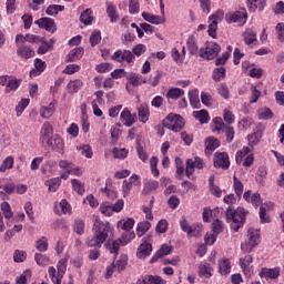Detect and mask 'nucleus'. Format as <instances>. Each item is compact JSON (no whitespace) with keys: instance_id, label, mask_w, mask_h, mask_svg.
Listing matches in <instances>:
<instances>
[{"instance_id":"5fc2aeb1","label":"nucleus","mask_w":284,"mask_h":284,"mask_svg":"<svg viewBox=\"0 0 284 284\" xmlns=\"http://www.w3.org/2000/svg\"><path fill=\"white\" fill-rule=\"evenodd\" d=\"M118 227H121V230H124V232H130L132 227H134V219L129 217L126 220H122L118 223Z\"/></svg>"},{"instance_id":"ea45409f","label":"nucleus","mask_w":284,"mask_h":284,"mask_svg":"<svg viewBox=\"0 0 284 284\" xmlns=\"http://www.w3.org/2000/svg\"><path fill=\"white\" fill-rule=\"evenodd\" d=\"M77 151L80 152L81 156H85V159H92V156H94V152L92 151V146H90V144L77 145Z\"/></svg>"},{"instance_id":"338daca9","label":"nucleus","mask_w":284,"mask_h":284,"mask_svg":"<svg viewBox=\"0 0 284 284\" xmlns=\"http://www.w3.org/2000/svg\"><path fill=\"white\" fill-rule=\"evenodd\" d=\"M212 79L215 81H221V80L225 79V68L220 67V68L214 69Z\"/></svg>"},{"instance_id":"39448f33","label":"nucleus","mask_w":284,"mask_h":284,"mask_svg":"<svg viewBox=\"0 0 284 284\" xmlns=\"http://www.w3.org/2000/svg\"><path fill=\"white\" fill-rule=\"evenodd\" d=\"M58 270V271H57ZM68 270V260L62 258L58 262L57 268L54 266H50L48 270L49 277L53 284H61L63 281V274H65Z\"/></svg>"},{"instance_id":"c756f323","label":"nucleus","mask_w":284,"mask_h":284,"mask_svg":"<svg viewBox=\"0 0 284 284\" xmlns=\"http://www.w3.org/2000/svg\"><path fill=\"white\" fill-rule=\"evenodd\" d=\"M212 265L210 263L204 262L199 265V277L200 278H212Z\"/></svg>"},{"instance_id":"f257e3e1","label":"nucleus","mask_w":284,"mask_h":284,"mask_svg":"<svg viewBox=\"0 0 284 284\" xmlns=\"http://www.w3.org/2000/svg\"><path fill=\"white\" fill-rule=\"evenodd\" d=\"M93 236L87 239L88 247H101L110 234H112V226L110 222H103L99 219L95 220L93 224Z\"/></svg>"},{"instance_id":"4be33fe9","label":"nucleus","mask_w":284,"mask_h":284,"mask_svg":"<svg viewBox=\"0 0 284 284\" xmlns=\"http://www.w3.org/2000/svg\"><path fill=\"white\" fill-rule=\"evenodd\" d=\"M34 24L39 26V28H42L43 30H47V32L57 31V24L52 18H40L34 22Z\"/></svg>"},{"instance_id":"79ce46f5","label":"nucleus","mask_w":284,"mask_h":284,"mask_svg":"<svg viewBox=\"0 0 284 284\" xmlns=\"http://www.w3.org/2000/svg\"><path fill=\"white\" fill-rule=\"evenodd\" d=\"M181 97H185V91L179 88H172L166 93V99H171L172 101H176Z\"/></svg>"},{"instance_id":"6e6d98bb","label":"nucleus","mask_w":284,"mask_h":284,"mask_svg":"<svg viewBox=\"0 0 284 284\" xmlns=\"http://www.w3.org/2000/svg\"><path fill=\"white\" fill-rule=\"evenodd\" d=\"M230 54H232V45H229L227 51L223 52L222 57L216 59L215 65H225V63H227V59H230Z\"/></svg>"},{"instance_id":"69168bd1","label":"nucleus","mask_w":284,"mask_h":284,"mask_svg":"<svg viewBox=\"0 0 284 284\" xmlns=\"http://www.w3.org/2000/svg\"><path fill=\"white\" fill-rule=\"evenodd\" d=\"M91 47L94 48L101 43V31L95 30L90 36Z\"/></svg>"},{"instance_id":"f3484780","label":"nucleus","mask_w":284,"mask_h":284,"mask_svg":"<svg viewBox=\"0 0 284 284\" xmlns=\"http://www.w3.org/2000/svg\"><path fill=\"white\" fill-rule=\"evenodd\" d=\"M152 254V239H143V243L138 247V258H148Z\"/></svg>"},{"instance_id":"09e8293b","label":"nucleus","mask_w":284,"mask_h":284,"mask_svg":"<svg viewBox=\"0 0 284 284\" xmlns=\"http://www.w3.org/2000/svg\"><path fill=\"white\" fill-rule=\"evenodd\" d=\"M220 145H221V142L216 138L210 136V138H206L205 140V148L210 152H214V150H216V148H220Z\"/></svg>"},{"instance_id":"4c0bfd02","label":"nucleus","mask_w":284,"mask_h":284,"mask_svg":"<svg viewBox=\"0 0 284 284\" xmlns=\"http://www.w3.org/2000/svg\"><path fill=\"white\" fill-rule=\"evenodd\" d=\"M194 119L201 123V125H205V123H210V113L205 110L194 111Z\"/></svg>"},{"instance_id":"f8f14e48","label":"nucleus","mask_w":284,"mask_h":284,"mask_svg":"<svg viewBox=\"0 0 284 284\" xmlns=\"http://www.w3.org/2000/svg\"><path fill=\"white\" fill-rule=\"evenodd\" d=\"M128 267V255H121L116 262H113L108 268L105 273V278H111L114 272L121 273L123 270Z\"/></svg>"},{"instance_id":"dca6fc26","label":"nucleus","mask_w":284,"mask_h":284,"mask_svg":"<svg viewBox=\"0 0 284 284\" xmlns=\"http://www.w3.org/2000/svg\"><path fill=\"white\" fill-rule=\"evenodd\" d=\"M203 168H205V162H203V159L201 158L186 160V169H185L186 176H192V174H194V169L203 170Z\"/></svg>"},{"instance_id":"f03ea898","label":"nucleus","mask_w":284,"mask_h":284,"mask_svg":"<svg viewBox=\"0 0 284 284\" xmlns=\"http://www.w3.org/2000/svg\"><path fill=\"white\" fill-rule=\"evenodd\" d=\"M245 209L237 207V210H234L232 206H230L226 210V221L227 223H231V229H233L234 232H239L243 225H245Z\"/></svg>"},{"instance_id":"49530a36","label":"nucleus","mask_w":284,"mask_h":284,"mask_svg":"<svg viewBox=\"0 0 284 284\" xmlns=\"http://www.w3.org/2000/svg\"><path fill=\"white\" fill-rule=\"evenodd\" d=\"M156 190H159V181L149 180L144 183V189H143L144 194L156 192Z\"/></svg>"},{"instance_id":"7ed1b4c3","label":"nucleus","mask_w":284,"mask_h":284,"mask_svg":"<svg viewBox=\"0 0 284 284\" xmlns=\"http://www.w3.org/2000/svg\"><path fill=\"white\" fill-rule=\"evenodd\" d=\"M254 145L248 144L236 152L235 161L237 165H243V168H252L254 165Z\"/></svg>"},{"instance_id":"4d7b16f0","label":"nucleus","mask_w":284,"mask_h":284,"mask_svg":"<svg viewBox=\"0 0 284 284\" xmlns=\"http://www.w3.org/2000/svg\"><path fill=\"white\" fill-rule=\"evenodd\" d=\"M0 210L2 211L4 219H12V216H14V213H12V207L8 202H2L0 204Z\"/></svg>"},{"instance_id":"5701e85b","label":"nucleus","mask_w":284,"mask_h":284,"mask_svg":"<svg viewBox=\"0 0 284 284\" xmlns=\"http://www.w3.org/2000/svg\"><path fill=\"white\" fill-rule=\"evenodd\" d=\"M142 18L153 26H162L166 21L165 16H156L145 11L142 12Z\"/></svg>"},{"instance_id":"a211bd4d","label":"nucleus","mask_w":284,"mask_h":284,"mask_svg":"<svg viewBox=\"0 0 284 284\" xmlns=\"http://www.w3.org/2000/svg\"><path fill=\"white\" fill-rule=\"evenodd\" d=\"M53 212L58 216H63V214H72V205L68 203V200L63 199L60 202L54 203Z\"/></svg>"},{"instance_id":"473e14b6","label":"nucleus","mask_w":284,"mask_h":284,"mask_svg":"<svg viewBox=\"0 0 284 284\" xmlns=\"http://www.w3.org/2000/svg\"><path fill=\"white\" fill-rule=\"evenodd\" d=\"M83 48H75L72 49L69 54L67 55L68 63H74V61H79L83 58Z\"/></svg>"},{"instance_id":"cd10ccee","label":"nucleus","mask_w":284,"mask_h":284,"mask_svg":"<svg viewBox=\"0 0 284 284\" xmlns=\"http://www.w3.org/2000/svg\"><path fill=\"white\" fill-rule=\"evenodd\" d=\"M55 111H57V101L53 100L49 105L41 106L40 116H42V119H50Z\"/></svg>"},{"instance_id":"37998d69","label":"nucleus","mask_w":284,"mask_h":284,"mask_svg":"<svg viewBox=\"0 0 284 284\" xmlns=\"http://www.w3.org/2000/svg\"><path fill=\"white\" fill-rule=\"evenodd\" d=\"M134 239H136V233H134V231H124L119 239V242L121 245H128V243H132Z\"/></svg>"},{"instance_id":"c03bdc74","label":"nucleus","mask_w":284,"mask_h":284,"mask_svg":"<svg viewBox=\"0 0 284 284\" xmlns=\"http://www.w3.org/2000/svg\"><path fill=\"white\" fill-rule=\"evenodd\" d=\"M168 254H172V247L168 244H163L161 248L155 253V255L151 258V263H154L155 258H163V256H168Z\"/></svg>"},{"instance_id":"bb28decb","label":"nucleus","mask_w":284,"mask_h":284,"mask_svg":"<svg viewBox=\"0 0 284 284\" xmlns=\"http://www.w3.org/2000/svg\"><path fill=\"white\" fill-rule=\"evenodd\" d=\"M243 199L244 201H246L247 203H252L253 207H258V205H261L262 201H261V194L258 193H253L252 191H246L243 194Z\"/></svg>"},{"instance_id":"c85d7f7f","label":"nucleus","mask_w":284,"mask_h":284,"mask_svg":"<svg viewBox=\"0 0 284 284\" xmlns=\"http://www.w3.org/2000/svg\"><path fill=\"white\" fill-rule=\"evenodd\" d=\"M17 54L20 59L28 61V59H32V57H34V50L28 45H22L18 47Z\"/></svg>"},{"instance_id":"0eeeda50","label":"nucleus","mask_w":284,"mask_h":284,"mask_svg":"<svg viewBox=\"0 0 284 284\" xmlns=\"http://www.w3.org/2000/svg\"><path fill=\"white\" fill-rule=\"evenodd\" d=\"M125 205V202L123 200H118L114 204L111 202H102L100 204L99 211L104 216H112V214H119V212L123 211V207Z\"/></svg>"},{"instance_id":"72a5a7b5","label":"nucleus","mask_w":284,"mask_h":284,"mask_svg":"<svg viewBox=\"0 0 284 284\" xmlns=\"http://www.w3.org/2000/svg\"><path fill=\"white\" fill-rule=\"evenodd\" d=\"M219 272L222 276H227L232 272V262H230V258L219 261Z\"/></svg>"},{"instance_id":"b1692460","label":"nucleus","mask_w":284,"mask_h":284,"mask_svg":"<svg viewBox=\"0 0 284 284\" xmlns=\"http://www.w3.org/2000/svg\"><path fill=\"white\" fill-rule=\"evenodd\" d=\"M47 143L52 148V150L59 152V154H63L65 144L63 143V139H61V136L53 135L50 140L47 141Z\"/></svg>"},{"instance_id":"4468645a","label":"nucleus","mask_w":284,"mask_h":284,"mask_svg":"<svg viewBox=\"0 0 284 284\" xmlns=\"http://www.w3.org/2000/svg\"><path fill=\"white\" fill-rule=\"evenodd\" d=\"M112 60L116 61V63H123L125 61L129 64L134 63V54L130 50H118L113 53Z\"/></svg>"},{"instance_id":"20e7f679","label":"nucleus","mask_w":284,"mask_h":284,"mask_svg":"<svg viewBox=\"0 0 284 284\" xmlns=\"http://www.w3.org/2000/svg\"><path fill=\"white\" fill-rule=\"evenodd\" d=\"M258 243H261V230L251 227L247 231V241L241 244V250L244 254H250Z\"/></svg>"},{"instance_id":"0e129e2a","label":"nucleus","mask_w":284,"mask_h":284,"mask_svg":"<svg viewBox=\"0 0 284 284\" xmlns=\"http://www.w3.org/2000/svg\"><path fill=\"white\" fill-rule=\"evenodd\" d=\"M28 105H30V99H22L16 106L17 116H21Z\"/></svg>"},{"instance_id":"774afa93","label":"nucleus","mask_w":284,"mask_h":284,"mask_svg":"<svg viewBox=\"0 0 284 284\" xmlns=\"http://www.w3.org/2000/svg\"><path fill=\"white\" fill-rule=\"evenodd\" d=\"M68 88L71 92H79V90H81V88H83V81H81V80L70 81L68 84Z\"/></svg>"},{"instance_id":"de8ad7c7","label":"nucleus","mask_w":284,"mask_h":284,"mask_svg":"<svg viewBox=\"0 0 284 284\" xmlns=\"http://www.w3.org/2000/svg\"><path fill=\"white\" fill-rule=\"evenodd\" d=\"M233 190L237 196V199H241V196H243V182H241V180H239V178H236V175L233 176Z\"/></svg>"},{"instance_id":"412c9836","label":"nucleus","mask_w":284,"mask_h":284,"mask_svg":"<svg viewBox=\"0 0 284 284\" xmlns=\"http://www.w3.org/2000/svg\"><path fill=\"white\" fill-rule=\"evenodd\" d=\"M120 121L125 128H132L136 123V114H132L130 109L124 108L120 114Z\"/></svg>"},{"instance_id":"bf43d9fd","label":"nucleus","mask_w":284,"mask_h":284,"mask_svg":"<svg viewBox=\"0 0 284 284\" xmlns=\"http://www.w3.org/2000/svg\"><path fill=\"white\" fill-rule=\"evenodd\" d=\"M120 247H121V242L119 240L111 241L106 244V248L109 250V252L111 254H114V256H116V254H119Z\"/></svg>"},{"instance_id":"1a4fd4ad","label":"nucleus","mask_w":284,"mask_h":284,"mask_svg":"<svg viewBox=\"0 0 284 284\" xmlns=\"http://www.w3.org/2000/svg\"><path fill=\"white\" fill-rule=\"evenodd\" d=\"M226 23H237V26H245L247 23V9L242 8L237 11H231L225 14Z\"/></svg>"},{"instance_id":"2f4dec72","label":"nucleus","mask_w":284,"mask_h":284,"mask_svg":"<svg viewBox=\"0 0 284 284\" xmlns=\"http://www.w3.org/2000/svg\"><path fill=\"white\" fill-rule=\"evenodd\" d=\"M138 116L140 123H145L146 121H150V106H148V104H141L138 108Z\"/></svg>"},{"instance_id":"a18cd8bd","label":"nucleus","mask_w":284,"mask_h":284,"mask_svg":"<svg viewBox=\"0 0 284 284\" xmlns=\"http://www.w3.org/2000/svg\"><path fill=\"white\" fill-rule=\"evenodd\" d=\"M44 185L49 189V192H57L61 186V179L53 178L44 182Z\"/></svg>"},{"instance_id":"e2e57ef3","label":"nucleus","mask_w":284,"mask_h":284,"mask_svg":"<svg viewBox=\"0 0 284 284\" xmlns=\"http://www.w3.org/2000/svg\"><path fill=\"white\" fill-rule=\"evenodd\" d=\"M256 41V32H254L252 29H248L244 32V42L246 45H252Z\"/></svg>"},{"instance_id":"e433bc0d","label":"nucleus","mask_w":284,"mask_h":284,"mask_svg":"<svg viewBox=\"0 0 284 284\" xmlns=\"http://www.w3.org/2000/svg\"><path fill=\"white\" fill-rule=\"evenodd\" d=\"M80 21L83 26H92V23H94L92 9L84 10L80 16Z\"/></svg>"},{"instance_id":"8fccbe9b","label":"nucleus","mask_w":284,"mask_h":284,"mask_svg":"<svg viewBox=\"0 0 284 284\" xmlns=\"http://www.w3.org/2000/svg\"><path fill=\"white\" fill-rule=\"evenodd\" d=\"M12 168H14V158L12 155H9L2 161L0 165V172L12 170Z\"/></svg>"},{"instance_id":"603ef678","label":"nucleus","mask_w":284,"mask_h":284,"mask_svg":"<svg viewBox=\"0 0 284 284\" xmlns=\"http://www.w3.org/2000/svg\"><path fill=\"white\" fill-rule=\"evenodd\" d=\"M63 10H65V7L61 4H50L47 8V14H49V17H57L59 12H63Z\"/></svg>"},{"instance_id":"7c9ffc66","label":"nucleus","mask_w":284,"mask_h":284,"mask_svg":"<svg viewBox=\"0 0 284 284\" xmlns=\"http://www.w3.org/2000/svg\"><path fill=\"white\" fill-rule=\"evenodd\" d=\"M105 6H106V14L111 23H116V21H119V13H116V4L110 1H106Z\"/></svg>"},{"instance_id":"aec40b11","label":"nucleus","mask_w":284,"mask_h":284,"mask_svg":"<svg viewBox=\"0 0 284 284\" xmlns=\"http://www.w3.org/2000/svg\"><path fill=\"white\" fill-rule=\"evenodd\" d=\"M214 165L215 168H222V170H230V155L225 152H216L214 154Z\"/></svg>"},{"instance_id":"052dcab7","label":"nucleus","mask_w":284,"mask_h":284,"mask_svg":"<svg viewBox=\"0 0 284 284\" xmlns=\"http://www.w3.org/2000/svg\"><path fill=\"white\" fill-rule=\"evenodd\" d=\"M19 85H21V80H17V79L9 80L6 87V92L10 93V92L17 91L19 90Z\"/></svg>"},{"instance_id":"6ab92c4d","label":"nucleus","mask_w":284,"mask_h":284,"mask_svg":"<svg viewBox=\"0 0 284 284\" xmlns=\"http://www.w3.org/2000/svg\"><path fill=\"white\" fill-rule=\"evenodd\" d=\"M260 278L265 281H274L281 276V267L267 268L263 267L258 273Z\"/></svg>"},{"instance_id":"3c124183","label":"nucleus","mask_w":284,"mask_h":284,"mask_svg":"<svg viewBox=\"0 0 284 284\" xmlns=\"http://www.w3.org/2000/svg\"><path fill=\"white\" fill-rule=\"evenodd\" d=\"M152 227V224L150 222L144 221V222H139L136 225V235L139 237L143 236L145 232H148Z\"/></svg>"},{"instance_id":"9b49d317","label":"nucleus","mask_w":284,"mask_h":284,"mask_svg":"<svg viewBox=\"0 0 284 284\" xmlns=\"http://www.w3.org/2000/svg\"><path fill=\"white\" fill-rule=\"evenodd\" d=\"M180 227L182 232L187 234V236H201V232H203V225L202 224H192L187 222V219L182 217L180 220Z\"/></svg>"},{"instance_id":"58836bf2","label":"nucleus","mask_w":284,"mask_h":284,"mask_svg":"<svg viewBox=\"0 0 284 284\" xmlns=\"http://www.w3.org/2000/svg\"><path fill=\"white\" fill-rule=\"evenodd\" d=\"M126 79H128L129 83H131V85H133L134 88H136L139 85H143V83H145V78H143V75L136 74V73H130Z\"/></svg>"},{"instance_id":"f704fd0d","label":"nucleus","mask_w":284,"mask_h":284,"mask_svg":"<svg viewBox=\"0 0 284 284\" xmlns=\"http://www.w3.org/2000/svg\"><path fill=\"white\" fill-rule=\"evenodd\" d=\"M189 101L191 106L194 110H199V108H201V100H199V90L197 89H193L191 91H189Z\"/></svg>"},{"instance_id":"2eb2a0df","label":"nucleus","mask_w":284,"mask_h":284,"mask_svg":"<svg viewBox=\"0 0 284 284\" xmlns=\"http://www.w3.org/2000/svg\"><path fill=\"white\" fill-rule=\"evenodd\" d=\"M254 263V257L252 255H246L245 257L240 258L241 270L246 278H251L254 274V267L250 266Z\"/></svg>"},{"instance_id":"13d9d810","label":"nucleus","mask_w":284,"mask_h":284,"mask_svg":"<svg viewBox=\"0 0 284 284\" xmlns=\"http://www.w3.org/2000/svg\"><path fill=\"white\" fill-rule=\"evenodd\" d=\"M273 116H274V113L270 108H263L258 111L260 121H268V119H272Z\"/></svg>"},{"instance_id":"a19ab883","label":"nucleus","mask_w":284,"mask_h":284,"mask_svg":"<svg viewBox=\"0 0 284 284\" xmlns=\"http://www.w3.org/2000/svg\"><path fill=\"white\" fill-rule=\"evenodd\" d=\"M186 48L190 54H193V57L199 54V44H196V38H194V36L189 37L186 40Z\"/></svg>"},{"instance_id":"680f3d73","label":"nucleus","mask_w":284,"mask_h":284,"mask_svg":"<svg viewBox=\"0 0 284 284\" xmlns=\"http://www.w3.org/2000/svg\"><path fill=\"white\" fill-rule=\"evenodd\" d=\"M29 278H32V271L26 270L20 276L16 278V284H27Z\"/></svg>"},{"instance_id":"864d4df0","label":"nucleus","mask_w":284,"mask_h":284,"mask_svg":"<svg viewBox=\"0 0 284 284\" xmlns=\"http://www.w3.org/2000/svg\"><path fill=\"white\" fill-rule=\"evenodd\" d=\"M48 237L42 236L36 241V250H38V252H48Z\"/></svg>"},{"instance_id":"393cba45","label":"nucleus","mask_w":284,"mask_h":284,"mask_svg":"<svg viewBox=\"0 0 284 284\" xmlns=\"http://www.w3.org/2000/svg\"><path fill=\"white\" fill-rule=\"evenodd\" d=\"M247 9L251 12H263L265 10V6H267V0H247L246 1Z\"/></svg>"},{"instance_id":"a878e982","label":"nucleus","mask_w":284,"mask_h":284,"mask_svg":"<svg viewBox=\"0 0 284 284\" xmlns=\"http://www.w3.org/2000/svg\"><path fill=\"white\" fill-rule=\"evenodd\" d=\"M52 124H50V122H45L42 128H41V132H40V141L41 143H48V141H50V136H52Z\"/></svg>"},{"instance_id":"ddd939ff","label":"nucleus","mask_w":284,"mask_h":284,"mask_svg":"<svg viewBox=\"0 0 284 284\" xmlns=\"http://www.w3.org/2000/svg\"><path fill=\"white\" fill-rule=\"evenodd\" d=\"M139 186H141V178L139 175L133 174L128 180H125L122 183V194L124 199L125 196H130V192H132L134 187Z\"/></svg>"},{"instance_id":"c9c22d12","label":"nucleus","mask_w":284,"mask_h":284,"mask_svg":"<svg viewBox=\"0 0 284 284\" xmlns=\"http://www.w3.org/2000/svg\"><path fill=\"white\" fill-rule=\"evenodd\" d=\"M226 128L225 122H223V118H214L211 123L212 132L216 134H221L223 130Z\"/></svg>"},{"instance_id":"423d86ee","label":"nucleus","mask_w":284,"mask_h":284,"mask_svg":"<svg viewBox=\"0 0 284 284\" xmlns=\"http://www.w3.org/2000/svg\"><path fill=\"white\" fill-rule=\"evenodd\" d=\"M164 128L172 130V132H181L185 126L183 116L174 113H170L163 121Z\"/></svg>"},{"instance_id":"6e6552de","label":"nucleus","mask_w":284,"mask_h":284,"mask_svg":"<svg viewBox=\"0 0 284 284\" xmlns=\"http://www.w3.org/2000/svg\"><path fill=\"white\" fill-rule=\"evenodd\" d=\"M224 17H225V13L221 9H219L215 13L209 17L207 33H209V37H212V39H216V30H219V23L223 21Z\"/></svg>"},{"instance_id":"9d476101","label":"nucleus","mask_w":284,"mask_h":284,"mask_svg":"<svg viewBox=\"0 0 284 284\" xmlns=\"http://www.w3.org/2000/svg\"><path fill=\"white\" fill-rule=\"evenodd\" d=\"M219 52H221V45L216 42H206L205 49L201 48L199 54L202 59L212 61V59H216Z\"/></svg>"}]
</instances>
